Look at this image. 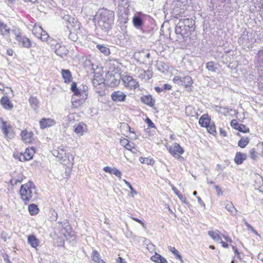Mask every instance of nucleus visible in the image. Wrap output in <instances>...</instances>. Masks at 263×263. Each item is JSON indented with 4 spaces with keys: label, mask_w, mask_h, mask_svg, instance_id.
<instances>
[{
    "label": "nucleus",
    "mask_w": 263,
    "mask_h": 263,
    "mask_svg": "<svg viewBox=\"0 0 263 263\" xmlns=\"http://www.w3.org/2000/svg\"><path fill=\"white\" fill-rule=\"evenodd\" d=\"M10 30V28L6 24L0 21V32L3 35L8 36Z\"/></svg>",
    "instance_id": "obj_30"
},
{
    "label": "nucleus",
    "mask_w": 263,
    "mask_h": 263,
    "mask_svg": "<svg viewBox=\"0 0 263 263\" xmlns=\"http://www.w3.org/2000/svg\"><path fill=\"white\" fill-rule=\"evenodd\" d=\"M2 106L5 109L10 110L13 107V105L11 103L8 97H3L0 101Z\"/></svg>",
    "instance_id": "obj_22"
},
{
    "label": "nucleus",
    "mask_w": 263,
    "mask_h": 263,
    "mask_svg": "<svg viewBox=\"0 0 263 263\" xmlns=\"http://www.w3.org/2000/svg\"><path fill=\"white\" fill-rule=\"evenodd\" d=\"M139 161L141 163L146 164L148 165H153L154 163L153 159H149L148 158H144L142 157L139 158Z\"/></svg>",
    "instance_id": "obj_44"
},
{
    "label": "nucleus",
    "mask_w": 263,
    "mask_h": 263,
    "mask_svg": "<svg viewBox=\"0 0 263 263\" xmlns=\"http://www.w3.org/2000/svg\"><path fill=\"white\" fill-rule=\"evenodd\" d=\"M249 156L253 160H256L257 158V152L254 148L249 151Z\"/></svg>",
    "instance_id": "obj_49"
},
{
    "label": "nucleus",
    "mask_w": 263,
    "mask_h": 263,
    "mask_svg": "<svg viewBox=\"0 0 263 263\" xmlns=\"http://www.w3.org/2000/svg\"><path fill=\"white\" fill-rule=\"evenodd\" d=\"M238 43L244 48L251 47L253 44V39L251 33L245 31L243 32L241 36L238 40Z\"/></svg>",
    "instance_id": "obj_6"
},
{
    "label": "nucleus",
    "mask_w": 263,
    "mask_h": 263,
    "mask_svg": "<svg viewBox=\"0 0 263 263\" xmlns=\"http://www.w3.org/2000/svg\"><path fill=\"white\" fill-rule=\"evenodd\" d=\"M28 243L32 247L36 248L40 243L39 239L34 235H31L28 237Z\"/></svg>",
    "instance_id": "obj_26"
},
{
    "label": "nucleus",
    "mask_w": 263,
    "mask_h": 263,
    "mask_svg": "<svg viewBox=\"0 0 263 263\" xmlns=\"http://www.w3.org/2000/svg\"><path fill=\"white\" fill-rule=\"evenodd\" d=\"M133 23L134 26L137 29L143 30V21L142 18L139 15H135L133 18Z\"/></svg>",
    "instance_id": "obj_20"
},
{
    "label": "nucleus",
    "mask_w": 263,
    "mask_h": 263,
    "mask_svg": "<svg viewBox=\"0 0 263 263\" xmlns=\"http://www.w3.org/2000/svg\"><path fill=\"white\" fill-rule=\"evenodd\" d=\"M19 46L26 48H30L31 47L32 43L29 39L25 35H23L17 41Z\"/></svg>",
    "instance_id": "obj_16"
},
{
    "label": "nucleus",
    "mask_w": 263,
    "mask_h": 263,
    "mask_svg": "<svg viewBox=\"0 0 263 263\" xmlns=\"http://www.w3.org/2000/svg\"><path fill=\"white\" fill-rule=\"evenodd\" d=\"M206 68L210 71L216 72L217 69V64L213 62H209L206 64Z\"/></svg>",
    "instance_id": "obj_40"
},
{
    "label": "nucleus",
    "mask_w": 263,
    "mask_h": 263,
    "mask_svg": "<svg viewBox=\"0 0 263 263\" xmlns=\"http://www.w3.org/2000/svg\"><path fill=\"white\" fill-rule=\"evenodd\" d=\"M244 220V223L246 226V227L248 228V229L252 231L253 233H254L256 235H258L257 232L253 229V228L245 220Z\"/></svg>",
    "instance_id": "obj_52"
},
{
    "label": "nucleus",
    "mask_w": 263,
    "mask_h": 263,
    "mask_svg": "<svg viewBox=\"0 0 263 263\" xmlns=\"http://www.w3.org/2000/svg\"><path fill=\"white\" fill-rule=\"evenodd\" d=\"M249 141L250 139L248 137H242L238 142V145L241 148H244L249 144Z\"/></svg>",
    "instance_id": "obj_39"
},
{
    "label": "nucleus",
    "mask_w": 263,
    "mask_h": 263,
    "mask_svg": "<svg viewBox=\"0 0 263 263\" xmlns=\"http://www.w3.org/2000/svg\"><path fill=\"white\" fill-rule=\"evenodd\" d=\"M138 77L140 79L145 80H149L153 76L152 71L148 69L147 70H144L143 69H140L138 70Z\"/></svg>",
    "instance_id": "obj_18"
},
{
    "label": "nucleus",
    "mask_w": 263,
    "mask_h": 263,
    "mask_svg": "<svg viewBox=\"0 0 263 263\" xmlns=\"http://www.w3.org/2000/svg\"><path fill=\"white\" fill-rule=\"evenodd\" d=\"M231 125L233 128L240 132L246 133L249 132V128L242 124H239L236 120H233L231 122Z\"/></svg>",
    "instance_id": "obj_17"
},
{
    "label": "nucleus",
    "mask_w": 263,
    "mask_h": 263,
    "mask_svg": "<svg viewBox=\"0 0 263 263\" xmlns=\"http://www.w3.org/2000/svg\"><path fill=\"white\" fill-rule=\"evenodd\" d=\"M103 171L106 173H108L109 174H111V172L112 171V168L109 166H105L103 168Z\"/></svg>",
    "instance_id": "obj_57"
},
{
    "label": "nucleus",
    "mask_w": 263,
    "mask_h": 263,
    "mask_svg": "<svg viewBox=\"0 0 263 263\" xmlns=\"http://www.w3.org/2000/svg\"><path fill=\"white\" fill-rule=\"evenodd\" d=\"M212 121L210 117L208 114H204L199 120V124L203 127H205Z\"/></svg>",
    "instance_id": "obj_24"
},
{
    "label": "nucleus",
    "mask_w": 263,
    "mask_h": 263,
    "mask_svg": "<svg viewBox=\"0 0 263 263\" xmlns=\"http://www.w3.org/2000/svg\"><path fill=\"white\" fill-rule=\"evenodd\" d=\"M254 186L260 192H263V178L258 176L255 182Z\"/></svg>",
    "instance_id": "obj_34"
},
{
    "label": "nucleus",
    "mask_w": 263,
    "mask_h": 263,
    "mask_svg": "<svg viewBox=\"0 0 263 263\" xmlns=\"http://www.w3.org/2000/svg\"><path fill=\"white\" fill-rule=\"evenodd\" d=\"M97 48L99 49L101 52L104 53L105 55H108L109 53V49L102 45H97Z\"/></svg>",
    "instance_id": "obj_46"
},
{
    "label": "nucleus",
    "mask_w": 263,
    "mask_h": 263,
    "mask_svg": "<svg viewBox=\"0 0 263 263\" xmlns=\"http://www.w3.org/2000/svg\"><path fill=\"white\" fill-rule=\"evenodd\" d=\"M208 132L213 135H215L217 133L215 125L213 121H211L207 126L205 127Z\"/></svg>",
    "instance_id": "obj_38"
},
{
    "label": "nucleus",
    "mask_w": 263,
    "mask_h": 263,
    "mask_svg": "<svg viewBox=\"0 0 263 263\" xmlns=\"http://www.w3.org/2000/svg\"><path fill=\"white\" fill-rule=\"evenodd\" d=\"M255 60L258 68L261 70H263V47L257 52Z\"/></svg>",
    "instance_id": "obj_15"
},
{
    "label": "nucleus",
    "mask_w": 263,
    "mask_h": 263,
    "mask_svg": "<svg viewBox=\"0 0 263 263\" xmlns=\"http://www.w3.org/2000/svg\"><path fill=\"white\" fill-rule=\"evenodd\" d=\"M22 139L25 143H30L32 141L33 133L32 132H28L27 130L22 131L21 134Z\"/></svg>",
    "instance_id": "obj_21"
},
{
    "label": "nucleus",
    "mask_w": 263,
    "mask_h": 263,
    "mask_svg": "<svg viewBox=\"0 0 263 263\" xmlns=\"http://www.w3.org/2000/svg\"><path fill=\"white\" fill-rule=\"evenodd\" d=\"M181 85L184 86L185 88L190 87L193 84V80L190 76L181 77Z\"/></svg>",
    "instance_id": "obj_28"
},
{
    "label": "nucleus",
    "mask_w": 263,
    "mask_h": 263,
    "mask_svg": "<svg viewBox=\"0 0 263 263\" xmlns=\"http://www.w3.org/2000/svg\"><path fill=\"white\" fill-rule=\"evenodd\" d=\"M50 46L54 50L55 53L58 56L64 58L68 53V50L65 46L62 45L60 43H57L55 40H52Z\"/></svg>",
    "instance_id": "obj_7"
},
{
    "label": "nucleus",
    "mask_w": 263,
    "mask_h": 263,
    "mask_svg": "<svg viewBox=\"0 0 263 263\" xmlns=\"http://www.w3.org/2000/svg\"><path fill=\"white\" fill-rule=\"evenodd\" d=\"M247 158V155L245 153L237 152L235 155L234 161L237 165L241 164Z\"/></svg>",
    "instance_id": "obj_23"
},
{
    "label": "nucleus",
    "mask_w": 263,
    "mask_h": 263,
    "mask_svg": "<svg viewBox=\"0 0 263 263\" xmlns=\"http://www.w3.org/2000/svg\"><path fill=\"white\" fill-rule=\"evenodd\" d=\"M1 128L5 138L11 139L14 137V133L12 128V126L6 121H4L2 118L0 117Z\"/></svg>",
    "instance_id": "obj_5"
},
{
    "label": "nucleus",
    "mask_w": 263,
    "mask_h": 263,
    "mask_svg": "<svg viewBox=\"0 0 263 263\" xmlns=\"http://www.w3.org/2000/svg\"><path fill=\"white\" fill-rule=\"evenodd\" d=\"M134 220L141 224L143 227L144 226V223L140 219L137 218H132Z\"/></svg>",
    "instance_id": "obj_59"
},
{
    "label": "nucleus",
    "mask_w": 263,
    "mask_h": 263,
    "mask_svg": "<svg viewBox=\"0 0 263 263\" xmlns=\"http://www.w3.org/2000/svg\"><path fill=\"white\" fill-rule=\"evenodd\" d=\"M172 86L168 84H165L164 85L163 88V90H170L172 88Z\"/></svg>",
    "instance_id": "obj_60"
},
{
    "label": "nucleus",
    "mask_w": 263,
    "mask_h": 263,
    "mask_svg": "<svg viewBox=\"0 0 263 263\" xmlns=\"http://www.w3.org/2000/svg\"><path fill=\"white\" fill-rule=\"evenodd\" d=\"M37 29L39 30V31L41 32L39 33V35H36V36L37 37H39L42 41L47 42L48 44H50L51 45V43H52V40H53L49 37V36L45 31H44L43 30V28L39 26L38 28H36L33 31V33L35 34L34 31L37 30Z\"/></svg>",
    "instance_id": "obj_12"
},
{
    "label": "nucleus",
    "mask_w": 263,
    "mask_h": 263,
    "mask_svg": "<svg viewBox=\"0 0 263 263\" xmlns=\"http://www.w3.org/2000/svg\"><path fill=\"white\" fill-rule=\"evenodd\" d=\"M29 212L31 215H34L38 213L39 209L35 204H30L28 206Z\"/></svg>",
    "instance_id": "obj_41"
},
{
    "label": "nucleus",
    "mask_w": 263,
    "mask_h": 263,
    "mask_svg": "<svg viewBox=\"0 0 263 263\" xmlns=\"http://www.w3.org/2000/svg\"><path fill=\"white\" fill-rule=\"evenodd\" d=\"M232 249H233V250H234V251L235 254V255H237V257L238 258H239V257H240V256H239V252H238V250H237V249H236L234 246H233V247H232Z\"/></svg>",
    "instance_id": "obj_63"
},
{
    "label": "nucleus",
    "mask_w": 263,
    "mask_h": 263,
    "mask_svg": "<svg viewBox=\"0 0 263 263\" xmlns=\"http://www.w3.org/2000/svg\"><path fill=\"white\" fill-rule=\"evenodd\" d=\"M25 178V176L22 174H19L17 177H14L11 180L10 183L12 185H16L17 183H21L24 179Z\"/></svg>",
    "instance_id": "obj_36"
},
{
    "label": "nucleus",
    "mask_w": 263,
    "mask_h": 263,
    "mask_svg": "<svg viewBox=\"0 0 263 263\" xmlns=\"http://www.w3.org/2000/svg\"><path fill=\"white\" fill-rule=\"evenodd\" d=\"M92 259L94 263H105L103 260L100 257L99 253L96 251L93 250L92 253Z\"/></svg>",
    "instance_id": "obj_33"
},
{
    "label": "nucleus",
    "mask_w": 263,
    "mask_h": 263,
    "mask_svg": "<svg viewBox=\"0 0 263 263\" xmlns=\"http://www.w3.org/2000/svg\"><path fill=\"white\" fill-rule=\"evenodd\" d=\"M167 148L169 153L177 159L180 157V155L184 153L183 149L177 143H175L172 146H170Z\"/></svg>",
    "instance_id": "obj_9"
},
{
    "label": "nucleus",
    "mask_w": 263,
    "mask_h": 263,
    "mask_svg": "<svg viewBox=\"0 0 263 263\" xmlns=\"http://www.w3.org/2000/svg\"><path fill=\"white\" fill-rule=\"evenodd\" d=\"M20 192L21 199L24 201L32 200L33 196L36 193L35 185L32 182L29 181L21 185Z\"/></svg>",
    "instance_id": "obj_2"
},
{
    "label": "nucleus",
    "mask_w": 263,
    "mask_h": 263,
    "mask_svg": "<svg viewBox=\"0 0 263 263\" xmlns=\"http://www.w3.org/2000/svg\"><path fill=\"white\" fill-rule=\"evenodd\" d=\"M71 90L73 92L74 97L72 98V104L74 107H79L86 99L87 96L85 91L81 92L77 88V84L72 82Z\"/></svg>",
    "instance_id": "obj_3"
},
{
    "label": "nucleus",
    "mask_w": 263,
    "mask_h": 263,
    "mask_svg": "<svg viewBox=\"0 0 263 263\" xmlns=\"http://www.w3.org/2000/svg\"><path fill=\"white\" fill-rule=\"evenodd\" d=\"M111 174H114L117 177H118L120 178H121L122 175L121 172L119 170L115 167L112 168V171L111 172Z\"/></svg>",
    "instance_id": "obj_50"
},
{
    "label": "nucleus",
    "mask_w": 263,
    "mask_h": 263,
    "mask_svg": "<svg viewBox=\"0 0 263 263\" xmlns=\"http://www.w3.org/2000/svg\"><path fill=\"white\" fill-rule=\"evenodd\" d=\"M208 234L210 237H211L213 238V239H214L215 241H219L220 240H221V238L217 232L209 231Z\"/></svg>",
    "instance_id": "obj_43"
},
{
    "label": "nucleus",
    "mask_w": 263,
    "mask_h": 263,
    "mask_svg": "<svg viewBox=\"0 0 263 263\" xmlns=\"http://www.w3.org/2000/svg\"><path fill=\"white\" fill-rule=\"evenodd\" d=\"M122 81L125 87L130 89H135L139 86L138 82L132 76H125L122 78Z\"/></svg>",
    "instance_id": "obj_8"
},
{
    "label": "nucleus",
    "mask_w": 263,
    "mask_h": 263,
    "mask_svg": "<svg viewBox=\"0 0 263 263\" xmlns=\"http://www.w3.org/2000/svg\"><path fill=\"white\" fill-rule=\"evenodd\" d=\"M103 82L102 76L99 73H95L93 76V79L92 80V84L95 87H97L99 84L102 83Z\"/></svg>",
    "instance_id": "obj_32"
},
{
    "label": "nucleus",
    "mask_w": 263,
    "mask_h": 263,
    "mask_svg": "<svg viewBox=\"0 0 263 263\" xmlns=\"http://www.w3.org/2000/svg\"><path fill=\"white\" fill-rule=\"evenodd\" d=\"M168 249L169 250L174 254L177 259L180 260L181 262H183L182 257L180 254L179 253V251L175 248V247L170 246L168 247Z\"/></svg>",
    "instance_id": "obj_42"
},
{
    "label": "nucleus",
    "mask_w": 263,
    "mask_h": 263,
    "mask_svg": "<svg viewBox=\"0 0 263 263\" xmlns=\"http://www.w3.org/2000/svg\"><path fill=\"white\" fill-rule=\"evenodd\" d=\"M174 83L181 85V77L179 76H175L173 79Z\"/></svg>",
    "instance_id": "obj_51"
},
{
    "label": "nucleus",
    "mask_w": 263,
    "mask_h": 263,
    "mask_svg": "<svg viewBox=\"0 0 263 263\" xmlns=\"http://www.w3.org/2000/svg\"><path fill=\"white\" fill-rule=\"evenodd\" d=\"M62 77L65 82L70 83L72 81L71 74L69 70L63 69L62 70Z\"/></svg>",
    "instance_id": "obj_29"
},
{
    "label": "nucleus",
    "mask_w": 263,
    "mask_h": 263,
    "mask_svg": "<svg viewBox=\"0 0 263 263\" xmlns=\"http://www.w3.org/2000/svg\"><path fill=\"white\" fill-rule=\"evenodd\" d=\"M129 140L125 138H123V139L120 140V144L122 146L125 147L127 145V144L128 143Z\"/></svg>",
    "instance_id": "obj_56"
},
{
    "label": "nucleus",
    "mask_w": 263,
    "mask_h": 263,
    "mask_svg": "<svg viewBox=\"0 0 263 263\" xmlns=\"http://www.w3.org/2000/svg\"><path fill=\"white\" fill-rule=\"evenodd\" d=\"M55 123V121L53 119L43 118L40 121V125L41 129H44L54 125Z\"/></svg>",
    "instance_id": "obj_19"
},
{
    "label": "nucleus",
    "mask_w": 263,
    "mask_h": 263,
    "mask_svg": "<svg viewBox=\"0 0 263 263\" xmlns=\"http://www.w3.org/2000/svg\"><path fill=\"white\" fill-rule=\"evenodd\" d=\"M58 223L63 229L65 230L66 233L67 235H69V231L70 230L71 228L67 220H64L63 221H59Z\"/></svg>",
    "instance_id": "obj_35"
},
{
    "label": "nucleus",
    "mask_w": 263,
    "mask_h": 263,
    "mask_svg": "<svg viewBox=\"0 0 263 263\" xmlns=\"http://www.w3.org/2000/svg\"><path fill=\"white\" fill-rule=\"evenodd\" d=\"M224 208L232 214L236 215L237 210L236 209L232 202L229 201H226L224 203Z\"/></svg>",
    "instance_id": "obj_25"
},
{
    "label": "nucleus",
    "mask_w": 263,
    "mask_h": 263,
    "mask_svg": "<svg viewBox=\"0 0 263 263\" xmlns=\"http://www.w3.org/2000/svg\"><path fill=\"white\" fill-rule=\"evenodd\" d=\"M117 263H126L122 258L121 257H119L117 259Z\"/></svg>",
    "instance_id": "obj_64"
},
{
    "label": "nucleus",
    "mask_w": 263,
    "mask_h": 263,
    "mask_svg": "<svg viewBox=\"0 0 263 263\" xmlns=\"http://www.w3.org/2000/svg\"><path fill=\"white\" fill-rule=\"evenodd\" d=\"M34 151L33 149L26 148L24 154L28 159L29 160L33 158Z\"/></svg>",
    "instance_id": "obj_48"
},
{
    "label": "nucleus",
    "mask_w": 263,
    "mask_h": 263,
    "mask_svg": "<svg viewBox=\"0 0 263 263\" xmlns=\"http://www.w3.org/2000/svg\"><path fill=\"white\" fill-rule=\"evenodd\" d=\"M73 131L79 135L82 136L87 130V125L84 122H80L73 126Z\"/></svg>",
    "instance_id": "obj_13"
},
{
    "label": "nucleus",
    "mask_w": 263,
    "mask_h": 263,
    "mask_svg": "<svg viewBox=\"0 0 263 263\" xmlns=\"http://www.w3.org/2000/svg\"><path fill=\"white\" fill-rule=\"evenodd\" d=\"M123 181L130 190V195L134 197V195H137L138 193L137 191L133 188V187L132 186V185L130 184L129 182H128L125 179H124Z\"/></svg>",
    "instance_id": "obj_47"
},
{
    "label": "nucleus",
    "mask_w": 263,
    "mask_h": 263,
    "mask_svg": "<svg viewBox=\"0 0 263 263\" xmlns=\"http://www.w3.org/2000/svg\"><path fill=\"white\" fill-rule=\"evenodd\" d=\"M151 260L157 263H167L165 258L161 256L158 253H155L154 255L151 257Z\"/></svg>",
    "instance_id": "obj_31"
},
{
    "label": "nucleus",
    "mask_w": 263,
    "mask_h": 263,
    "mask_svg": "<svg viewBox=\"0 0 263 263\" xmlns=\"http://www.w3.org/2000/svg\"><path fill=\"white\" fill-rule=\"evenodd\" d=\"M110 97L111 100L115 102H123L126 99V95L119 90L112 92Z\"/></svg>",
    "instance_id": "obj_11"
},
{
    "label": "nucleus",
    "mask_w": 263,
    "mask_h": 263,
    "mask_svg": "<svg viewBox=\"0 0 263 263\" xmlns=\"http://www.w3.org/2000/svg\"><path fill=\"white\" fill-rule=\"evenodd\" d=\"M191 29H187L184 26H181V25L177 23L175 27V32L177 34L180 35L184 40H185L187 37L190 35Z\"/></svg>",
    "instance_id": "obj_10"
},
{
    "label": "nucleus",
    "mask_w": 263,
    "mask_h": 263,
    "mask_svg": "<svg viewBox=\"0 0 263 263\" xmlns=\"http://www.w3.org/2000/svg\"><path fill=\"white\" fill-rule=\"evenodd\" d=\"M69 38L70 39L73 41H76L77 40V37L74 33H70L69 34Z\"/></svg>",
    "instance_id": "obj_58"
},
{
    "label": "nucleus",
    "mask_w": 263,
    "mask_h": 263,
    "mask_svg": "<svg viewBox=\"0 0 263 263\" xmlns=\"http://www.w3.org/2000/svg\"><path fill=\"white\" fill-rule=\"evenodd\" d=\"M220 243H221L222 245V246L224 248H228L229 247V245L227 243L224 242L222 240V239H221V240L219 241Z\"/></svg>",
    "instance_id": "obj_62"
},
{
    "label": "nucleus",
    "mask_w": 263,
    "mask_h": 263,
    "mask_svg": "<svg viewBox=\"0 0 263 263\" xmlns=\"http://www.w3.org/2000/svg\"><path fill=\"white\" fill-rule=\"evenodd\" d=\"M18 158L19 159V160L20 161H27V160H29L28 159V158L26 157V156H25L24 153H21L18 157Z\"/></svg>",
    "instance_id": "obj_53"
},
{
    "label": "nucleus",
    "mask_w": 263,
    "mask_h": 263,
    "mask_svg": "<svg viewBox=\"0 0 263 263\" xmlns=\"http://www.w3.org/2000/svg\"><path fill=\"white\" fill-rule=\"evenodd\" d=\"M12 33L15 36V39L16 41H17L23 35L21 29L16 27L13 28Z\"/></svg>",
    "instance_id": "obj_37"
},
{
    "label": "nucleus",
    "mask_w": 263,
    "mask_h": 263,
    "mask_svg": "<svg viewBox=\"0 0 263 263\" xmlns=\"http://www.w3.org/2000/svg\"><path fill=\"white\" fill-rule=\"evenodd\" d=\"M181 26H184L187 29H191V30H194V26L195 25V21L192 18H180L178 23Z\"/></svg>",
    "instance_id": "obj_14"
},
{
    "label": "nucleus",
    "mask_w": 263,
    "mask_h": 263,
    "mask_svg": "<svg viewBox=\"0 0 263 263\" xmlns=\"http://www.w3.org/2000/svg\"><path fill=\"white\" fill-rule=\"evenodd\" d=\"M141 101L151 107L154 106L155 104V100L151 95L143 96L141 98Z\"/></svg>",
    "instance_id": "obj_27"
},
{
    "label": "nucleus",
    "mask_w": 263,
    "mask_h": 263,
    "mask_svg": "<svg viewBox=\"0 0 263 263\" xmlns=\"http://www.w3.org/2000/svg\"><path fill=\"white\" fill-rule=\"evenodd\" d=\"M215 188L216 190V192H217L218 195H219L222 194V191H221V189L218 186L215 185Z\"/></svg>",
    "instance_id": "obj_61"
},
{
    "label": "nucleus",
    "mask_w": 263,
    "mask_h": 263,
    "mask_svg": "<svg viewBox=\"0 0 263 263\" xmlns=\"http://www.w3.org/2000/svg\"><path fill=\"white\" fill-rule=\"evenodd\" d=\"M146 122L149 127L152 128L155 127L154 123L152 121V120L149 118H147L146 119Z\"/></svg>",
    "instance_id": "obj_55"
},
{
    "label": "nucleus",
    "mask_w": 263,
    "mask_h": 263,
    "mask_svg": "<svg viewBox=\"0 0 263 263\" xmlns=\"http://www.w3.org/2000/svg\"><path fill=\"white\" fill-rule=\"evenodd\" d=\"M52 154L56 157L58 161L62 164H67L68 162L73 164V157L70 153L66 154L65 151L62 148L58 147L57 149L52 151Z\"/></svg>",
    "instance_id": "obj_4"
},
{
    "label": "nucleus",
    "mask_w": 263,
    "mask_h": 263,
    "mask_svg": "<svg viewBox=\"0 0 263 263\" xmlns=\"http://www.w3.org/2000/svg\"><path fill=\"white\" fill-rule=\"evenodd\" d=\"M28 101H29V103H30V105L31 106V107L35 109L36 108V107L37 106L38 104H39L38 100L36 99V98L34 97H31L29 99Z\"/></svg>",
    "instance_id": "obj_45"
},
{
    "label": "nucleus",
    "mask_w": 263,
    "mask_h": 263,
    "mask_svg": "<svg viewBox=\"0 0 263 263\" xmlns=\"http://www.w3.org/2000/svg\"><path fill=\"white\" fill-rule=\"evenodd\" d=\"M115 12L107 9L99 10L94 17L96 30L101 36L107 34L114 24Z\"/></svg>",
    "instance_id": "obj_1"
},
{
    "label": "nucleus",
    "mask_w": 263,
    "mask_h": 263,
    "mask_svg": "<svg viewBox=\"0 0 263 263\" xmlns=\"http://www.w3.org/2000/svg\"><path fill=\"white\" fill-rule=\"evenodd\" d=\"M18 158L19 159V160L20 161H27V160H29L28 159V158L26 157V156H25L24 153H21L18 157Z\"/></svg>",
    "instance_id": "obj_54"
}]
</instances>
